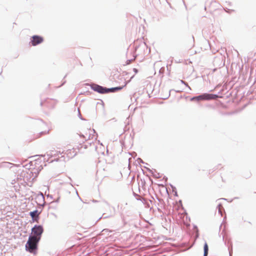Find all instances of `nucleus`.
<instances>
[{"instance_id":"6e6552de","label":"nucleus","mask_w":256,"mask_h":256,"mask_svg":"<svg viewBox=\"0 0 256 256\" xmlns=\"http://www.w3.org/2000/svg\"><path fill=\"white\" fill-rule=\"evenodd\" d=\"M179 208V211L177 212V214L179 216L180 218L184 219V217L187 218L186 214L181 204H176V208Z\"/></svg>"},{"instance_id":"f257e3e1","label":"nucleus","mask_w":256,"mask_h":256,"mask_svg":"<svg viewBox=\"0 0 256 256\" xmlns=\"http://www.w3.org/2000/svg\"><path fill=\"white\" fill-rule=\"evenodd\" d=\"M127 84H128V82L126 81H124V85H122L121 86H118V87L113 88H104L102 86L96 84V85H94L92 87V88L94 91L97 92L100 94H105V93H108L110 92H114L116 90H120L126 86Z\"/></svg>"},{"instance_id":"423d86ee","label":"nucleus","mask_w":256,"mask_h":256,"mask_svg":"<svg viewBox=\"0 0 256 256\" xmlns=\"http://www.w3.org/2000/svg\"><path fill=\"white\" fill-rule=\"evenodd\" d=\"M77 154V152L76 149L74 148L67 150L64 152V156H66V158L68 160H70L74 158Z\"/></svg>"},{"instance_id":"0eeeda50","label":"nucleus","mask_w":256,"mask_h":256,"mask_svg":"<svg viewBox=\"0 0 256 256\" xmlns=\"http://www.w3.org/2000/svg\"><path fill=\"white\" fill-rule=\"evenodd\" d=\"M94 133H95V131L94 129L86 128L84 130V134L82 135V136L86 140H90V138H93L94 134Z\"/></svg>"},{"instance_id":"20e7f679","label":"nucleus","mask_w":256,"mask_h":256,"mask_svg":"<svg viewBox=\"0 0 256 256\" xmlns=\"http://www.w3.org/2000/svg\"><path fill=\"white\" fill-rule=\"evenodd\" d=\"M220 7V4L216 1H212L206 6L205 9L210 12H212L218 9Z\"/></svg>"},{"instance_id":"1a4fd4ad","label":"nucleus","mask_w":256,"mask_h":256,"mask_svg":"<svg viewBox=\"0 0 256 256\" xmlns=\"http://www.w3.org/2000/svg\"><path fill=\"white\" fill-rule=\"evenodd\" d=\"M44 41V38L38 36H34L32 38L31 43L32 46H35L41 44Z\"/></svg>"},{"instance_id":"2eb2a0df","label":"nucleus","mask_w":256,"mask_h":256,"mask_svg":"<svg viewBox=\"0 0 256 256\" xmlns=\"http://www.w3.org/2000/svg\"><path fill=\"white\" fill-rule=\"evenodd\" d=\"M84 148H86V146L85 145V146H84Z\"/></svg>"},{"instance_id":"7ed1b4c3","label":"nucleus","mask_w":256,"mask_h":256,"mask_svg":"<svg viewBox=\"0 0 256 256\" xmlns=\"http://www.w3.org/2000/svg\"><path fill=\"white\" fill-rule=\"evenodd\" d=\"M218 98V96L216 94H204L197 96L196 98L198 100H215Z\"/></svg>"},{"instance_id":"9d476101","label":"nucleus","mask_w":256,"mask_h":256,"mask_svg":"<svg viewBox=\"0 0 256 256\" xmlns=\"http://www.w3.org/2000/svg\"><path fill=\"white\" fill-rule=\"evenodd\" d=\"M193 230H194V238L196 239L198 238V230L196 226H194L193 227Z\"/></svg>"},{"instance_id":"9b49d317","label":"nucleus","mask_w":256,"mask_h":256,"mask_svg":"<svg viewBox=\"0 0 256 256\" xmlns=\"http://www.w3.org/2000/svg\"><path fill=\"white\" fill-rule=\"evenodd\" d=\"M204 256H208V245L206 243H205V244L204 245Z\"/></svg>"},{"instance_id":"4468645a","label":"nucleus","mask_w":256,"mask_h":256,"mask_svg":"<svg viewBox=\"0 0 256 256\" xmlns=\"http://www.w3.org/2000/svg\"><path fill=\"white\" fill-rule=\"evenodd\" d=\"M134 72H136H136H138V70H137V69H136V68H134Z\"/></svg>"},{"instance_id":"39448f33","label":"nucleus","mask_w":256,"mask_h":256,"mask_svg":"<svg viewBox=\"0 0 256 256\" xmlns=\"http://www.w3.org/2000/svg\"><path fill=\"white\" fill-rule=\"evenodd\" d=\"M38 241H28L26 245V250L30 252H34L36 249L37 242Z\"/></svg>"},{"instance_id":"ddd939ff","label":"nucleus","mask_w":256,"mask_h":256,"mask_svg":"<svg viewBox=\"0 0 256 256\" xmlns=\"http://www.w3.org/2000/svg\"><path fill=\"white\" fill-rule=\"evenodd\" d=\"M178 209H179V208H178V207H176V204L174 206L173 212L174 214H176V215L177 214V212L179 211Z\"/></svg>"},{"instance_id":"f03ea898","label":"nucleus","mask_w":256,"mask_h":256,"mask_svg":"<svg viewBox=\"0 0 256 256\" xmlns=\"http://www.w3.org/2000/svg\"><path fill=\"white\" fill-rule=\"evenodd\" d=\"M42 232L43 229L41 226H35L32 229L28 240H40Z\"/></svg>"},{"instance_id":"f8f14e48","label":"nucleus","mask_w":256,"mask_h":256,"mask_svg":"<svg viewBox=\"0 0 256 256\" xmlns=\"http://www.w3.org/2000/svg\"><path fill=\"white\" fill-rule=\"evenodd\" d=\"M30 215L32 218H34L36 217H38V212L37 210L31 212Z\"/></svg>"}]
</instances>
